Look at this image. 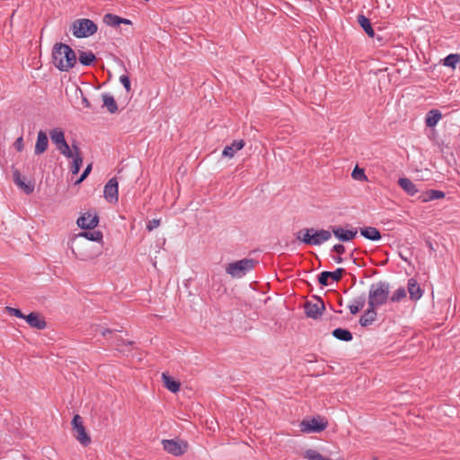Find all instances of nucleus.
I'll return each mask as SVG.
<instances>
[{"label":"nucleus","instance_id":"12","mask_svg":"<svg viewBox=\"0 0 460 460\" xmlns=\"http://www.w3.org/2000/svg\"><path fill=\"white\" fill-rule=\"evenodd\" d=\"M118 189L116 178H111L104 186V198L109 202H117L119 199Z\"/></svg>","mask_w":460,"mask_h":460},{"label":"nucleus","instance_id":"25","mask_svg":"<svg viewBox=\"0 0 460 460\" xmlns=\"http://www.w3.org/2000/svg\"><path fill=\"white\" fill-rule=\"evenodd\" d=\"M162 379L164 385L171 392L176 393L180 390V383L175 381L166 373L162 374Z\"/></svg>","mask_w":460,"mask_h":460},{"label":"nucleus","instance_id":"4","mask_svg":"<svg viewBox=\"0 0 460 460\" xmlns=\"http://www.w3.org/2000/svg\"><path fill=\"white\" fill-rule=\"evenodd\" d=\"M254 266V260L245 258L229 263L226 268V272L234 279H240L251 271Z\"/></svg>","mask_w":460,"mask_h":460},{"label":"nucleus","instance_id":"17","mask_svg":"<svg viewBox=\"0 0 460 460\" xmlns=\"http://www.w3.org/2000/svg\"><path fill=\"white\" fill-rule=\"evenodd\" d=\"M49 146V139L46 132L40 130L38 132L37 140L35 144V155L43 154Z\"/></svg>","mask_w":460,"mask_h":460},{"label":"nucleus","instance_id":"49","mask_svg":"<svg viewBox=\"0 0 460 460\" xmlns=\"http://www.w3.org/2000/svg\"><path fill=\"white\" fill-rule=\"evenodd\" d=\"M83 103L84 104L85 107H90V103L86 98L83 99Z\"/></svg>","mask_w":460,"mask_h":460},{"label":"nucleus","instance_id":"26","mask_svg":"<svg viewBox=\"0 0 460 460\" xmlns=\"http://www.w3.org/2000/svg\"><path fill=\"white\" fill-rule=\"evenodd\" d=\"M358 22L359 25L361 26V28L364 30V31L370 38H374L375 31H374L373 28H372L370 20L368 18H367L365 15L360 14V15L358 16Z\"/></svg>","mask_w":460,"mask_h":460},{"label":"nucleus","instance_id":"3","mask_svg":"<svg viewBox=\"0 0 460 460\" xmlns=\"http://www.w3.org/2000/svg\"><path fill=\"white\" fill-rule=\"evenodd\" d=\"M296 237L306 245L318 246L331 239L332 232L325 229L305 228L298 232Z\"/></svg>","mask_w":460,"mask_h":460},{"label":"nucleus","instance_id":"41","mask_svg":"<svg viewBox=\"0 0 460 460\" xmlns=\"http://www.w3.org/2000/svg\"><path fill=\"white\" fill-rule=\"evenodd\" d=\"M91 171H92V164H88L86 166V168L84 170V172H83L82 175L80 176V178L75 181V184L81 183L89 175Z\"/></svg>","mask_w":460,"mask_h":460},{"label":"nucleus","instance_id":"45","mask_svg":"<svg viewBox=\"0 0 460 460\" xmlns=\"http://www.w3.org/2000/svg\"><path fill=\"white\" fill-rule=\"evenodd\" d=\"M332 251H334L338 254H343L345 252V247H344V245L338 243V244L333 245Z\"/></svg>","mask_w":460,"mask_h":460},{"label":"nucleus","instance_id":"42","mask_svg":"<svg viewBox=\"0 0 460 460\" xmlns=\"http://www.w3.org/2000/svg\"><path fill=\"white\" fill-rule=\"evenodd\" d=\"M160 226V219H152L148 221L146 224V229L148 231H153L154 229L157 228Z\"/></svg>","mask_w":460,"mask_h":460},{"label":"nucleus","instance_id":"16","mask_svg":"<svg viewBox=\"0 0 460 460\" xmlns=\"http://www.w3.org/2000/svg\"><path fill=\"white\" fill-rule=\"evenodd\" d=\"M24 320L31 327L38 330H43L47 326L45 320L40 317L38 313H31L28 315H25Z\"/></svg>","mask_w":460,"mask_h":460},{"label":"nucleus","instance_id":"31","mask_svg":"<svg viewBox=\"0 0 460 460\" xmlns=\"http://www.w3.org/2000/svg\"><path fill=\"white\" fill-rule=\"evenodd\" d=\"M78 236L93 242H101L102 240V233L101 231H85L80 233Z\"/></svg>","mask_w":460,"mask_h":460},{"label":"nucleus","instance_id":"21","mask_svg":"<svg viewBox=\"0 0 460 460\" xmlns=\"http://www.w3.org/2000/svg\"><path fill=\"white\" fill-rule=\"evenodd\" d=\"M398 184L410 196H414L418 192L416 185L406 177L399 178Z\"/></svg>","mask_w":460,"mask_h":460},{"label":"nucleus","instance_id":"46","mask_svg":"<svg viewBox=\"0 0 460 460\" xmlns=\"http://www.w3.org/2000/svg\"><path fill=\"white\" fill-rule=\"evenodd\" d=\"M14 146L18 151H22L23 148L22 137H18L14 143Z\"/></svg>","mask_w":460,"mask_h":460},{"label":"nucleus","instance_id":"9","mask_svg":"<svg viewBox=\"0 0 460 460\" xmlns=\"http://www.w3.org/2000/svg\"><path fill=\"white\" fill-rule=\"evenodd\" d=\"M327 421L321 417L310 420H303L300 424V431L303 433H319L327 428Z\"/></svg>","mask_w":460,"mask_h":460},{"label":"nucleus","instance_id":"20","mask_svg":"<svg viewBox=\"0 0 460 460\" xmlns=\"http://www.w3.org/2000/svg\"><path fill=\"white\" fill-rule=\"evenodd\" d=\"M376 308L368 306L367 310L361 315L359 324L363 327L372 324L376 321Z\"/></svg>","mask_w":460,"mask_h":460},{"label":"nucleus","instance_id":"15","mask_svg":"<svg viewBox=\"0 0 460 460\" xmlns=\"http://www.w3.org/2000/svg\"><path fill=\"white\" fill-rule=\"evenodd\" d=\"M72 150L73 155L72 156L69 157L72 159L70 170L73 174H77L83 164V157L81 155L80 149L76 144L72 145Z\"/></svg>","mask_w":460,"mask_h":460},{"label":"nucleus","instance_id":"24","mask_svg":"<svg viewBox=\"0 0 460 460\" xmlns=\"http://www.w3.org/2000/svg\"><path fill=\"white\" fill-rule=\"evenodd\" d=\"M366 304V297L364 295H361L356 298H354L351 303L349 305V309L351 314H356L359 310H361Z\"/></svg>","mask_w":460,"mask_h":460},{"label":"nucleus","instance_id":"2","mask_svg":"<svg viewBox=\"0 0 460 460\" xmlns=\"http://www.w3.org/2000/svg\"><path fill=\"white\" fill-rule=\"evenodd\" d=\"M390 294V285L385 281L372 284L368 291L367 304L369 307L378 308L387 303Z\"/></svg>","mask_w":460,"mask_h":460},{"label":"nucleus","instance_id":"34","mask_svg":"<svg viewBox=\"0 0 460 460\" xmlns=\"http://www.w3.org/2000/svg\"><path fill=\"white\" fill-rule=\"evenodd\" d=\"M103 22L109 26H118L120 24V17L112 13H107L103 17Z\"/></svg>","mask_w":460,"mask_h":460},{"label":"nucleus","instance_id":"13","mask_svg":"<svg viewBox=\"0 0 460 460\" xmlns=\"http://www.w3.org/2000/svg\"><path fill=\"white\" fill-rule=\"evenodd\" d=\"M332 234L341 242H349L356 237L358 230L356 228L344 229L341 226H334L332 227Z\"/></svg>","mask_w":460,"mask_h":460},{"label":"nucleus","instance_id":"50","mask_svg":"<svg viewBox=\"0 0 460 460\" xmlns=\"http://www.w3.org/2000/svg\"><path fill=\"white\" fill-rule=\"evenodd\" d=\"M328 458L325 456H323L321 460H327Z\"/></svg>","mask_w":460,"mask_h":460},{"label":"nucleus","instance_id":"5","mask_svg":"<svg viewBox=\"0 0 460 460\" xmlns=\"http://www.w3.org/2000/svg\"><path fill=\"white\" fill-rule=\"evenodd\" d=\"M72 31L75 38H87L97 31V25L90 19H78L73 22Z\"/></svg>","mask_w":460,"mask_h":460},{"label":"nucleus","instance_id":"36","mask_svg":"<svg viewBox=\"0 0 460 460\" xmlns=\"http://www.w3.org/2000/svg\"><path fill=\"white\" fill-rule=\"evenodd\" d=\"M323 456L314 449H308L305 452V457L308 460H321Z\"/></svg>","mask_w":460,"mask_h":460},{"label":"nucleus","instance_id":"39","mask_svg":"<svg viewBox=\"0 0 460 460\" xmlns=\"http://www.w3.org/2000/svg\"><path fill=\"white\" fill-rule=\"evenodd\" d=\"M119 82L122 84L127 93L131 91L130 79L127 75H120Z\"/></svg>","mask_w":460,"mask_h":460},{"label":"nucleus","instance_id":"11","mask_svg":"<svg viewBox=\"0 0 460 460\" xmlns=\"http://www.w3.org/2000/svg\"><path fill=\"white\" fill-rule=\"evenodd\" d=\"M325 309L323 302L319 299L316 303L306 302L305 304V312L306 316L317 319L320 317Z\"/></svg>","mask_w":460,"mask_h":460},{"label":"nucleus","instance_id":"38","mask_svg":"<svg viewBox=\"0 0 460 460\" xmlns=\"http://www.w3.org/2000/svg\"><path fill=\"white\" fill-rule=\"evenodd\" d=\"M18 187L21 188L26 194H31L34 190V184L31 181H22Z\"/></svg>","mask_w":460,"mask_h":460},{"label":"nucleus","instance_id":"44","mask_svg":"<svg viewBox=\"0 0 460 460\" xmlns=\"http://www.w3.org/2000/svg\"><path fill=\"white\" fill-rule=\"evenodd\" d=\"M95 332H99L102 336L105 337L107 334L111 333L113 331L108 328H102L101 326H96Z\"/></svg>","mask_w":460,"mask_h":460},{"label":"nucleus","instance_id":"27","mask_svg":"<svg viewBox=\"0 0 460 460\" xmlns=\"http://www.w3.org/2000/svg\"><path fill=\"white\" fill-rule=\"evenodd\" d=\"M332 336L342 341H350L353 339L352 333L347 330L342 328H337L332 331Z\"/></svg>","mask_w":460,"mask_h":460},{"label":"nucleus","instance_id":"14","mask_svg":"<svg viewBox=\"0 0 460 460\" xmlns=\"http://www.w3.org/2000/svg\"><path fill=\"white\" fill-rule=\"evenodd\" d=\"M344 272V269L338 268L334 271H323L319 275V283L322 286H328V279H332L333 281H339Z\"/></svg>","mask_w":460,"mask_h":460},{"label":"nucleus","instance_id":"37","mask_svg":"<svg viewBox=\"0 0 460 460\" xmlns=\"http://www.w3.org/2000/svg\"><path fill=\"white\" fill-rule=\"evenodd\" d=\"M351 176L353 179L358 181H366L367 176L364 172L363 169H359L358 166H356L351 173Z\"/></svg>","mask_w":460,"mask_h":460},{"label":"nucleus","instance_id":"7","mask_svg":"<svg viewBox=\"0 0 460 460\" xmlns=\"http://www.w3.org/2000/svg\"><path fill=\"white\" fill-rule=\"evenodd\" d=\"M71 425L76 440L84 447L88 446L92 440L85 430L82 417L78 414L75 415L72 419Z\"/></svg>","mask_w":460,"mask_h":460},{"label":"nucleus","instance_id":"33","mask_svg":"<svg viewBox=\"0 0 460 460\" xmlns=\"http://www.w3.org/2000/svg\"><path fill=\"white\" fill-rule=\"evenodd\" d=\"M406 295V289L404 288H399L394 292V294L391 296H389V299L394 303H398L402 301L403 298H405Z\"/></svg>","mask_w":460,"mask_h":460},{"label":"nucleus","instance_id":"48","mask_svg":"<svg viewBox=\"0 0 460 460\" xmlns=\"http://www.w3.org/2000/svg\"><path fill=\"white\" fill-rule=\"evenodd\" d=\"M333 260H334V261H335L336 263H341V262H342V261H343V260H342V258H341V257H340V256H338V257H334V258H333Z\"/></svg>","mask_w":460,"mask_h":460},{"label":"nucleus","instance_id":"35","mask_svg":"<svg viewBox=\"0 0 460 460\" xmlns=\"http://www.w3.org/2000/svg\"><path fill=\"white\" fill-rule=\"evenodd\" d=\"M132 341H126L123 339H117L116 340V348L120 352L125 353L126 351H128L130 347L132 346Z\"/></svg>","mask_w":460,"mask_h":460},{"label":"nucleus","instance_id":"10","mask_svg":"<svg viewBox=\"0 0 460 460\" xmlns=\"http://www.w3.org/2000/svg\"><path fill=\"white\" fill-rule=\"evenodd\" d=\"M76 223L82 229H93L98 225L99 217L95 212L88 211L78 217Z\"/></svg>","mask_w":460,"mask_h":460},{"label":"nucleus","instance_id":"18","mask_svg":"<svg viewBox=\"0 0 460 460\" xmlns=\"http://www.w3.org/2000/svg\"><path fill=\"white\" fill-rule=\"evenodd\" d=\"M407 290L409 292L410 298L414 301L420 299L423 295V290L414 279H410L408 280Z\"/></svg>","mask_w":460,"mask_h":460},{"label":"nucleus","instance_id":"19","mask_svg":"<svg viewBox=\"0 0 460 460\" xmlns=\"http://www.w3.org/2000/svg\"><path fill=\"white\" fill-rule=\"evenodd\" d=\"M244 146L243 140H234L231 145L226 146L223 152L222 155L228 158H233L235 153L241 150Z\"/></svg>","mask_w":460,"mask_h":460},{"label":"nucleus","instance_id":"22","mask_svg":"<svg viewBox=\"0 0 460 460\" xmlns=\"http://www.w3.org/2000/svg\"><path fill=\"white\" fill-rule=\"evenodd\" d=\"M360 234L363 237L370 241H379L381 239L380 232L374 226L360 228Z\"/></svg>","mask_w":460,"mask_h":460},{"label":"nucleus","instance_id":"40","mask_svg":"<svg viewBox=\"0 0 460 460\" xmlns=\"http://www.w3.org/2000/svg\"><path fill=\"white\" fill-rule=\"evenodd\" d=\"M5 309H6V311L8 312V314L10 315H13V316H16V317L21 318V319H24L25 318V314H23L22 313V311L17 309V308L6 306Z\"/></svg>","mask_w":460,"mask_h":460},{"label":"nucleus","instance_id":"8","mask_svg":"<svg viewBox=\"0 0 460 460\" xmlns=\"http://www.w3.org/2000/svg\"><path fill=\"white\" fill-rule=\"evenodd\" d=\"M162 445L164 451L174 456L184 455L189 447V444L185 440L163 439Z\"/></svg>","mask_w":460,"mask_h":460},{"label":"nucleus","instance_id":"32","mask_svg":"<svg viewBox=\"0 0 460 460\" xmlns=\"http://www.w3.org/2000/svg\"><path fill=\"white\" fill-rule=\"evenodd\" d=\"M460 61L459 54H449L444 59V66L455 68L456 64Z\"/></svg>","mask_w":460,"mask_h":460},{"label":"nucleus","instance_id":"29","mask_svg":"<svg viewBox=\"0 0 460 460\" xmlns=\"http://www.w3.org/2000/svg\"><path fill=\"white\" fill-rule=\"evenodd\" d=\"M445 193L441 190H431L422 194L420 199L422 202H428L435 199H443Z\"/></svg>","mask_w":460,"mask_h":460},{"label":"nucleus","instance_id":"47","mask_svg":"<svg viewBox=\"0 0 460 460\" xmlns=\"http://www.w3.org/2000/svg\"><path fill=\"white\" fill-rule=\"evenodd\" d=\"M123 23V24H131V21L128 20V19H126V18H121L120 17V24Z\"/></svg>","mask_w":460,"mask_h":460},{"label":"nucleus","instance_id":"30","mask_svg":"<svg viewBox=\"0 0 460 460\" xmlns=\"http://www.w3.org/2000/svg\"><path fill=\"white\" fill-rule=\"evenodd\" d=\"M95 58V55L92 51L79 52L78 59L83 66H91Z\"/></svg>","mask_w":460,"mask_h":460},{"label":"nucleus","instance_id":"1","mask_svg":"<svg viewBox=\"0 0 460 460\" xmlns=\"http://www.w3.org/2000/svg\"><path fill=\"white\" fill-rule=\"evenodd\" d=\"M52 58L55 66L60 71H68L76 64L75 51L68 45L63 43L55 44Z\"/></svg>","mask_w":460,"mask_h":460},{"label":"nucleus","instance_id":"43","mask_svg":"<svg viewBox=\"0 0 460 460\" xmlns=\"http://www.w3.org/2000/svg\"><path fill=\"white\" fill-rule=\"evenodd\" d=\"M13 181L14 183L17 185V186H20L21 182L24 181L22 178V175L20 173V172L18 170H14L13 172Z\"/></svg>","mask_w":460,"mask_h":460},{"label":"nucleus","instance_id":"23","mask_svg":"<svg viewBox=\"0 0 460 460\" xmlns=\"http://www.w3.org/2000/svg\"><path fill=\"white\" fill-rule=\"evenodd\" d=\"M442 114L438 110H431L429 111L425 119L426 126L429 128L435 127L438 121L441 119Z\"/></svg>","mask_w":460,"mask_h":460},{"label":"nucleus","instance_id":"28","mask_svg":"<svg viewBox=\"0 0 460 460\" xmlns=\"http://www.w3.org/2000/svg\"><path fill=\"white\" fill-rule=\"evenodd\" d=\"M102 101L103 106H105L111 113H115L118 111L116 101L110 93H103Z\"/></svg>","mask_w":460,"mask_h":460},{"label":"nucleus","instance_id":"6","mask_svg":"<svg viewBox=\"0 0 460 460\" xmlns=\"http://www.w3.org/2000/svg\"><path fill=\"white\" fill-rule=\"evenodd\" d=\"M50 139L57 149L65 157H70L73 155L72 146L70 147L65 138L64 130L60 128H55L49 132Z\"/></svg>","mask_w":460,"mask_h":460}]
</instances>
